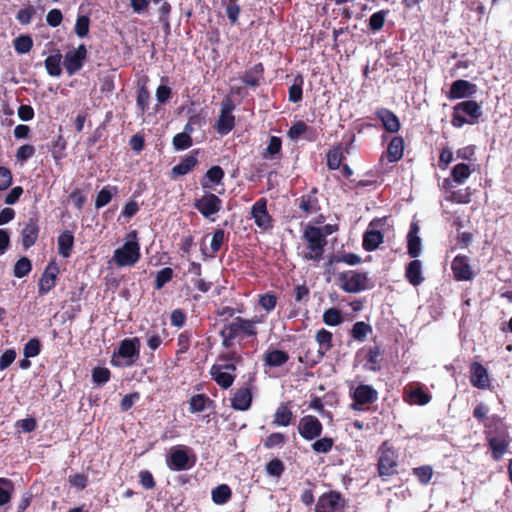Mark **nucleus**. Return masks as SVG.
Segmentation results:
<instances>
[{
  "label": "nucleus",
  "instance_id": "39",
  "mask_svg": "<svg viewBox=\"0 0 512 512\" xmlns=\"http://www.w3.org/2000/svg\"><path fill=\"white\" fill-rule=\"evenodd\" d=\"M62 57L63 56L60 53V51L57 50L55 52V54H52L45 59V61H44L45 68L47 70V73L50 76L59 77L61 75V73H62V69H61Z\"/></svg>",
  "mask_w": 512,
  "mask_h": 512
},
{
  "label": "nucleus",
  "instance_id": "64",
  "mask_svg": "<svg viewBox=\"0 0 512 512\" xmlns=\"http://www.w3.org/2000/svg\"><path fill=\"white\" fill-rule=\"evenodd\" d=\"M282 150V139L278 136H271L269 139L268 146L266 147V155L271 158H274L276 155H279Z\"/></svg>",
  "mask_w": 512,
  "mask_h": 512
},
{
  "label": "nucleus",
  "instance_id": "1",
  "mask_svg": "<svg viewBox=\"0 0 512 512\" xmlns=\"http://www.w3.org/2000/svg\"><path fill=\"white\" fill-rule=\"evenodd\" d=\"M257 329L252 326L251 321L243 317H235L232 321L223 325L222 329L219 331V336L221 337V345L225 349H230L234 346L235 340H241L244 338H256L257 337Z\"/></svg>",
  "mask_w": 512,
  "mask_h": 512
},
{
  "label": "nucleus",
  "instance_id": "43",
  "mask_svg": "<svg viewBox=\"0 0 512 512\" xmlns=\"http://www.w3.org/2000/svg\"><path fill=\"white\" fill-rule=\"evenodd\" d=\"M235 127V116L233 114H222L220 113L218 120L215 125L216 131L220 135H227Z\"/></svg>",
  "mask_w": 512,
  "mask_h": 512
},
{
  "label": "nucleus",
  "instance_id": "45",
  "mask_svg": "<svg viewBox=\"0 0 512 512\" xmlns=\"http://www.w3.org/2000/svg\"><path fill=\"white\" fill-rule=\"evenodd\" d=\"M345 263L347 265H358L362 262V259L359 255L355 253H343L342 255H331L328 259L327 266H330L334 263Z\"/></svg>",
  "mask_w": 512,
  "mask_h": 512
},
{
  "label": "nucleus",
  "instance_id": "42",
  "mask_svg": "<svg viewBox=\"0 0 512 512\" xmlns=\"http://www.w3.org/2000/svg\"><path fill=\"white\" fill-rule=\"evenodd\" d=\"M303 85H304V77L301 74H298L294 77L293 84L289 87L288 90V100L292 103H298L302 101L303 98Z\"/></svg>",
  "mask_w": 512,
  "mask_h": 512
},
{
  "label": "nucleus",
  "instance_id": "23",
  "mask_svg": "<svg viewBox=\"0 0 512 512\" xmlns=\"http://www.w3.org/2000/svg\"><path fill=\"white\" fill-rule=\"evenodd\" d=\"M317 193L318 189L313 187L309 193L303 194L299 199H297L299 209L306 216L314 214L320 210Z\"/></svg>",
  "mask_w": 512,
  "mask_h": 512
},
{
  "label": "nucleus",
  "instance_id": "48",
  "mask_svg": "<svg viewBox=\"0 0 512 512\" xmlns=\"http://www.w3.org/2000/svg\"><path fill=\"white\" fill-rule=\"evenodd\" d=\"M231 498V489L228 485L222 484L212 490V500L215 504H225Z\"/></svg>",
  "mask_w": 512,
  "mask_h": 512
},
{
  "label": "nucleus",
  "instance_id": "38",
  "mask_svg": "<svg viewBox=\"0 0 512 512\" xmlns=\"http://www.w3.org/2000/svg\"><path fill=\"white\" fill-rule=\"evenodd\" d=\"M210 406H214V401L205 394H195L189 401V411L191 413L202 412Z\"/></svg>",
  "mask_w": 512,
  "mask_h": 512
},
{
  "label": "nucleus",
  "instance_id": "40",
  "mask_svg": "<svg viewBox=\"0 0 512 512\" xmlns=\"http://www.w3.org/2000/svg\"><path fill=\"white\" fill-rule=\"evenodd\" d=\"M118 194V187L117 186H111L107 185L103 187L96 196L95 199V207L97 209H100L104 206H106L114 196Z\"/></svg>",
  "mask_w": 512,
  "mask_h": 512
},
{
  "label": "nucleus",
  "instance_id": "10",
  "mask_svg": "<svg viewBox=\"0 0 512 512\" xmlns=\"http://www.w3.org/2000/svg\"><path fill=\"white\" fill-rule=\"evenodd\" d=\"M196 462V457L187 450H172L166 455L167 466L172 471H185L191 469Z\"/></svg>",
  "mask_w": 512,
  "mask_h": 512
},
{
  "label": "nucleus",
  "instance_id": "58",
  "mask_svg": "<svg viewBox=\"0 0 512 512\" xmlns=\"http://www.w3.org/2000/svg\"><path fill=\"white\" fill-rule=\"evenodd\" d=\"M172 144L176 150H186L193 145V140L187 133L181 132L173 137Z\"/></svg>",
  "mask_w": 512,
  "mask_h": 512
},
{
  "label": "nucleus",
  "instance_id": "54",
  "mask_svg": "<svg viewBox=\"0 0 512 512\" xmlns=\"http://www.w3.org/2000/svg\"><path fill=\"white\" fill-rule=\"evenodd\" d=\"M225 241H228V236L225 234L223 229H216L213 233L210 248L212 254L210 257H214L215 254L221 249Z\"/></svg>",
  "mask_w": 512,
  "mask_h": 512
},
{
  "label": "nucleus",
  "instance_id": "27",
  "mask_svg": "<svg viewBox=\"0 0 512 512\" xmlns=\"http://www.w3.org/2000/svg\"><path fill=\"white\" fill-rule=\"evenodd\" d=\"M419 225L417 222L410 224L407 235V252L411 258H417L421 253V238L418 236Z\"/></svg>",
  "mask_w": 512,
  "mask_h": 512
},
{
  "label": "nucleus",
  "instance_id": "62",
  "mask_svg": "<svg viewBox=\"0 0 512 512\" xmlns=\"http://www.w3.org/2000/svg\"><path fill=\"white\" fill-rule=\"evenodd\" d=\"M191 337H192L191 332L187 331V330H185L179 334V336L177 338V345H178V350L176 351L177 356L184 354L189 350L190 345H191Z\"/></svg>",
  "mask_w": 512,
  "mask_h": 512
},
{
  "label": "nucleus",
  "instance_id": "60",
  "mask_svg": "<svg viewBox=\"0 0 512 512\" xmlns=\"http://www.w3.org/2000/svg\"><path fill=\"white\" fill-rule=\"evenodd\" d=\"M41 342L38 338H31L23 348V354L26 358H33L40 354Z\"/></svg>",
  "mask_w": 512,
  "mask_h": 512
},
{
  "label": "nucleus",
  "instance_id": "36",
  "mask_svg": "<svg viewBox=\"0 0 512 512\" xmlns=\"http://www.w3.org/2000/svg\"><path fill=\"white\" fill-rule=\"evenodd\" d=\"M289 354L286 351L274 349L264 355V364L269 367H280L287 363Z\"/></svg>",
  "mask_w": 512,
  "mask_h": 512
},
{
  "label": "nucleus",
  "instance_id": "21",
  "mask_svg": "<svg viewBox=\"0 0 512 512\" xmlns=\"http://www.w3.org/2000/svg\"><path fill=\"white\" fill-rule=\"evenodd\" d=\"M397 457L394 450H384L378 462V471L381 477H389L397 473Z\"/></svg>",
  "mask_w": 512,
  "mask_h": 512
},
{
  "label": "nucleus",
  "instance_id": "51",
  "mask_svg": "<svg viewBox=\"0 0 512 512\" xmlns=\"http://www.w3.org/2000/svg\"><path fill=\"white\" fill-rule=\"evenodd\" d=\"M322 319L328 326H338L343 321L341 311L334 307L325 310Z\"/></svg>",
  "mask_w": 512,
  "mask_h": 512
},
{
  "label": "nucleus",
  "instance_id": "14",
  "mask_svg": "<svg viewBox=\"0 0 512 512\" xmlns=\"http://www.w3.org/2000/svg\"><path fill=\"white\" fill-rule=\"evenodd\" d=\"M351 398L353 399V408L356 409L357 405H370L377 401V390L368 384H359L352 392Z\"/></svg>",
  "mask_w": 512,
  "mask_h": 512
},
{
  "label": "nucleus",
  "instance_id": "31",
  "mask_svg": "<svg viewBox=\"0 0 512 512\" xmlns=\"http://www.w3.org/2000/svg\"><path fill=\"white\" fill-rule=\"evenodd\" d=\"M383 356V350L380 346L370 347L366 356L365 369L372 372H378L381 370V360Z\"/></svg>",
  "mask_w": 512,
  "mask_h": 512
},
{
  "label": "nucleus",
  "instance_id": "15",
  "mask_svg": "<svg viewBox=\"0 0 512 512\" xmlns=\"http://www.w3.org/2000/svg\"><path fill=\"white\" fill-rule=\"evenodd\" d=\"M322 428L319 419L312 415L302 417L298 424L299 434L306 440H313L320 436Z\"/></svg>",
  "mask_w": 512,
  "mask_h": 512
},
{
  "label": "nucleus",
  "instance_id": "20",
  "mask_svg": "<svg viewBox=\"0 0 512 512\" xmlns=\"http://www.w3.org/2000/svg\"><path fill=\"white\" fill-rule=\"evenodd\" d=\"M470 382L478 389H487L490 387L488 371L481 363L473 362L470 365Z\"/></svg>",
  "mask_w": 512,
  "mask_h": 512
},
{
  "label": "nucleus",
  "instance_id": "8",
  "mask_svg": "<svg viewBox=\"0 0 512 512\" xmlns=\"http://www.w3.org/2000/svg\"><path fill=\"white\" fill-rule=\"evenodd\" d=\"M268 200L265 197L259 198L251 207V217L255 225L263 231H268L274 227V219L267 209Z\"/></svg>",
  "mask_w": 512,
  "mask_h": 512
},
{
  "label": "nucleus",
  "instance_id": "35",
  "mask_svg": "<svg viewBox=\"0 0 512 512\" xmlns=\"http://www.w3.org/2000/svg\"><path fill=\"white\" fill-rule=\"evenodd\" d=\"M292 417L293 414L290 408V403H281L274 413L272 423L276 426H289L291 424Z\"/></svg>",
  "mask_w": 512,
  "mask_h": 512
},
{
  "label": "nucleus",
  "instance_id": "7",
  "mask_svg": "<svg viewBox=\"0 0 512 512\" xmlns=\"http://www.w3.org/2000/svg\"><path fill=\"white\" fill-rule=\"evenodd\" d=\"M222 200L214 193L207 191L202 197L196 198L193 207L206 219L214 221L212 216L222 209Z\"/></svg>",
  "mask_w": 512,
  "mask_h": 512
},
{
  "label": "nucleus",
  "instance_id": "57",
  "mask_svg": "<svg viewBox=\"0 0 512 512\" xmlns=\"http://www.w3.org/2000/svg\"><path fill=\"white\" fill-rule=\"evenodd\" d=\"M33 46V41L30 36L21 35L14 40L15 51L19 54L28 53Z\"/></svg>",
  "mask_w": 512,
  "mask_h": 512
},
{
  "label": "nucleus",
  "instance_id": "2",
  "mask_svg": "<svg viewBox=\"0 0 512 512\" xmlns=\"http://www.w3.org/2000/svg\"><path fill=\"white\" fill-rule=\"evenodd\" d=\"M302 238L306 242V252L303 254V258L313 262H320L327 245L322 229L308 224L303 231Z\"/></svg>",
  "mask_w": 512,
  "mask_h": 512
},
{
  "label": "nucleus",
  "instance_id": "29",
  "mask_svg": "<svg viewBox=\"0 0 512 512\" xmlns=\"http://www.w3.org/2000/svg\"><path fill=\"white\" fill-rule=\"evenodd\" d=\"M264 66L262 63H257L253 67L246 70L241 77L242 82L250 87H258L264 76Z\"/></svg>",
  "mask_w": 512,
  "mask_h": 512
},
{
  "label": "nucleus",
  "instance_id": "55",
  "mask_svg": "<svg viewBox=\"0 0 512 512\" xmlns=\"http://www.w3.org/2000/svg\"><path fill=\"white\" fill-rule=\"evenodd\" d=\"M31 270V261L27 257H21L14 265L13 274L17 278H23L27 276Z\"/></svg>",
  "mask_w": 512,
  "mask_h": 512
},
{
  "label": "nucleus",
  "instance_id": "47",
  "mask_svg": "<svg viewBox=\"0 0 512 512\" xmlns=\"http://www.w3.org/2000/svg\"><path fill=\"white\" fill-rule=\"evenodd\" d=\"M372 333V327L364 322L358 321L356 322L351 330V336L357 341H364L368 334Z\"/></svg>",
  "mask_w": 512,
  "mask_h": 512
},
{
  "label": "nucleus",
  "instance_id": "63",
  "mask_svg": "<svg viewBox=\"0 0 512 512\" xmlns=\"http://www.w3.org/2000/svg\"><path fill=\"white\" fill-rule=\"evenodd\" d=\"M276 304L277 297L274 292H267L259 297V305L267 312L274 310Z\"/></svg>",
  "mask_w": 512,
  "mask_h": 512
},
{
  "label": "nucleus",
  "instance_id": "34",
  "mask_svg": "<svg viewBox=\"0 0 512 512\" xmlns=\"http://www.w3.org/2000/svg\"><path fill=\"white\" fill-rule=\"evenodd\" d=\"M384 240V235L379 230H368L363 235L362 246L365 251L376 250Z\"/></svg>",
  "mask_w": 512,
  "mask_h": 512
},
{
  "label": "nucleus",
  "instance_id": "4",
  "mask_svg": "<svg viewBox=\"0 0 512 512\" xmlns=\"http://www.w3.org/2000/svg\"><path fill=\"white\" fill-rule=\"evenodd\" d=\"M484 434L488 440L489 448H508L511 438L508 433V427L502 417L493 414L489 417Z\"/></svg>",
  "mask_w": 512,
  "mask_h": 512
},
{
  "label": "nucleus",
  "instance_id": "24",
  "mask_svg": "<svg viewBox=\"0 0 512 512\" xmlns=\"http://www.w3.org/2000/svg\"><path fill=\"white\" fill-rule=\"evenodd\" d=\"M375 115L387 132L397 133L400 130V120L393 111L387 108H379L376 110Z\"/></svg>",
  "mask_w": 512,
  "mask_h": 512
},
{
  "label": "nucleus",
  "instance_id": "26",
  "mask_svg": "<svg viewBox=\"0 0 512 512\" xmlns=\"http://www.w3.org/2000/svg\"><path fill=\"white\" fill-rule=\"evenodd\" d=\"M211 379L222 389L230 388L236 378L235 374L226 372L221 368L220 364H214L210 368Z\"/></svg>",
  "mask_w": 512,
  "mask_h": 512
},
{
  "label": "nucleus",
  "instance_id": "3",
  "mask_svg": "<svg viewBox=\"0 0 512 512\" xmlns=\"http://www.w3.org/2000/svg\"><path fill=\"white\" fill-rule=\"evenodd\" d=\"M141 257L138 233L132 230L126 234L125 242L114 251L112 260L118 267L135 265Z\"/></svg>",
  "mask_w": 512,
  "mask_h": 512
},
{
  "label": "nucleus",
  "instance_id": "22",
  "mask_svg": "<svg viewBox=\"0 0 512 512\" xmlns=\"http://www.w3.org/2000/svg\"><path fill=\"white\" fill-rule=\"evenodd\" d=\"M225 172L221 166L214 165L210 167L200 180V185L204 191H210L215 185L222 184Z\"/></svg>",
  "mask_w": 512,
  "mask_h": 512
},
{
  "label": "nucleus",
  "instance_id": "9",
  "mask_svg": "<svg viewBox=\"0 0 512 512\" xmlns=\"http://www.w3.org/2000/svg\"><path fill=\"white\" fill-rule=\"evenodd\" d=\"M87 59V48L80 44L77 48L66 52L63 60V66L69 76L79 72Z\"/></svg>",
  "mask_w": 512,
  "mask_h": 512
},
{
  "label": "nucleus",
  "instance_id": "46",
  "mask_svg": "<svg viewBox=\"0 0 512 512\" xmlns=\"http://www.w3.org/2000/svg\"><path fill=\"white\" fill-rule=\"evenodd\" d=\"M472 170L466 163L456 164L451 170V177L457 184L464 183L471 175Z\"/></svg>",
  "mask_w": 512,
  "mask_h": 512
},
{
  "label": "nucleus",
  "instance_id": "6",
  "mask_svg": "<svg viewBox=\"0 0 512 512\" xmlns=\"http://www.w3.org/2000/svg\"><path fill=\"white\" fill-rule=\"evenodd\" d=\"M338 285L347 293H358L373 288L367 273L350 270L338 275Z\"/></svg>",
  "mask_w": 512,
  "mask_h": 512
},
{
  "label": "nucleus",
  "instance_id": "49",
  "mask_svg": "<svg viewBox=\"0 0 512 512\" xmlns=\"http://www.w3.org/2000/svg\"><path fill=\"white\" fill-rule=\"evenodd\" d=\"M389 10H380L375 13H373L368 21V27L371 31L377 32L380 31L384 24L386 16L388 15Z\"/></svg>",
  "mask_w": 512,
  "mask_h": 512
},
{
  "label": "nucleus",
  "instance_id": "19",
  "mask_svg": "<svg viewBox=\"0 0 512 512\" xmlns=\"http://www.w3.org/2000/svg\"><path fill=\"white\" fill-rule=\"evenodd\" d=\"M39 232L40 228L38 225V219L33 217L29 218L21 230L22 246L25 250L29 249L36 243L39 237Z\"/></svg>",
  "mask_w": 512,
  "mask_h": 512
},
{
  "label": "nucleus",
  "instance_id": "16",
  "mask_svg": "<svg viewBox=\"0 0 512 512\" xmlns=\"http://www.w3.org/2000/svg\"><path fill=\"white\" fill-rule=\"evenodd\" d=\"M477 92V86L476 84L464 80V79H458L455 80L451 86L448 93V98L453 99H462V98H468L473 96Z\"/></svg>",
  "mask_w": 512,
  "mask_h": 512
},
{
  "label": "nucleus",
  "instance_id": "61",
  "mask_svg": "<svg viewBox=\"0 0 512 512\" xmlns=\"http://www.w3.org/2000/svg\"><path fill=\"white\" fill-rule=\"evenodd\" d=\"M67 481L70 486L76 490H83L88 484V475L84 473H73L68 476Z\"/></svg>",
  "mask_w": 512,
  "mask_h": 512
},
{
  "label": "nucleus",
  "instance_id": "13",
  "mask_svg": "<svg viewBox=\"0 0 512 512\" xmlns=\"http://www.w3.org/2000/svg\"><path fill=\"white\" fill-rule=\"evenodd\" d=\"M451 270L456 281H471L475 274L466 255H457L451 263Z\"/></svg>",
  "mask_w": 512,
  "mask_h": 512
},
{
  "label": "nucleus",
  "instance_id": "44",
  "mask_svg": "<svg viewBox=\"0 0 512 512\" xmlns=\"http://www.w3.org/2000/svg\"><path fill=\"white\" fill-rule=\"evenodd\" d=\"M408 399H405L410 404L426 405L431 400V396L418 386L407 393Z\"/></svg>",
  "mask_w": 512,
  "mask_h": 512
},
{
  "label": "nucleus",
  "instance_id": "28",
  "mask_svg": "<svg viewBox=\"0 0 512 512\" xmlns=\"http://www.w3.org/2000/svg\"><path fill=\"white\" fill-rule=\"evenodd\" d=\"M405 278L415 287L423 283L424 277L422 274V262L420 260L414 258V260L406 265Z\"/></svg>",
  "mask_w": 512,
  "mask_h": 512
},
{
  "label": "nucleus",
  "instance_id": "12",
  "mask_svg": "<svg viewBox=\"0 0 512 512\" xmlns=\"http://www.w3.org/2000/svg\"><path fill=\"white\" fill-rule=\"evenodd\" d=\"M114 354L127 359L128 366L135 364L140 358V339L138 337L123 339Z\"/></svg>",
  "mask_w": 512,
  "mask_h": 512
},
{
  "label": "nucleus",
  "instance_id": "52",
  "mask_svg": "<svg viewBox=\"0 0 512 512\" xmlns=\"http://www.w3.org/2000/svg\"><path fill=\"white\" fill-rule=\"evenodd\" d=\"M173 276H174V272H173V269L170 267H165V268L159 270L155 276V281H154L155 289H157V290L162 289L165 286V284H167L168 282H170L172 280Z\"/></svg>",
  "mask_w": 512,
  "mask_h": 512
},
{
  "label": "nucleus",
  "instance_id": "18",
  "mask_svg": "<svg viewBox=\"0 0 512 512\" xmlns=\"http://www.w3.org/2000/svg\"><path fill=\"white\" fill-rule=\"evenodd\" d=\"M58 272L59 269L54 262L47 265L38 283L39 295H45L55 287Z\"/></svg>",
  "mask_w": 512,
  "mask_h": 512
},
{
  "label": "nucleus",
  "instance_id": "33",
  "mask_svg": "<svg viewBox=\"0 0 512 512\" xmlns=\"http://www.w3.org/2000/svg\"><path fill=\"white\" fill-rule=\"evenodd\" d=\"M315 340L319 345V357L323 358L333 347V334L329 330L322 328L316 332Z\"/></svg>",
  "mask_w": 512,
  "mask_h": 512
},
{
  "label": "nucleus",
  "instance_id": "41",
  "mask_svg": "<svg viewBox=\"0 0 512 512\" xmlns=\"http://www.w3.org/2000/svg\"><path fill=\"white\" fill-rule=\"evenodd\" d=\"M344 158L342 146L340 144L332 147L326 154L327 167L330 170L339 169Z\"/></svg>",
  "mask_w": 512,
  "mask_h": 512
},
{
  "label": "nucleus",
  "instance_id": "50",
  "mask_svg": "<svg viewBox=\"0 0 512 512\" xmlns=\"http://www.w3.org/2000/svg\"><path fill=\"white\" fill-rule=\"evenodd\" d=\"M14 484L7 478H0V506L10 502Z\"/></svg>",
  "mask_w": 512,
  "mask_h": 512
},
{
  "label": "nucleus",
  "instance_id": "37",
  "mask_svg": "<svg viewBox=\"0 0 512 512\" xmlns=\"http://www.w3.org/2000/svg\"><path fill=\"white\" fill-rule=\"evenodd\" d=\"M150 98L151 96L146 82H139L136 90V105L142 115L149 109Z\"/></svg>",
  "mask_w": 512,
  "mask_h": 512
},
{
  "label": "nucleus",
  "instance_id": "5",
  "mask_svg": "<svg viewBox=\"0 0 512 512\" xmlns=\"http://www.w3.org/2000/svg\"><path fill=\"white\" fill-rule=\"evenodd\" d=\"M482 116L480 104L474 100H465L453 107L451 124L455 128H461L464 124H476Z\"/></svg>",
  "mask_w": 512,
  "mask_h": 512
},
{
  "label": "nucleus",
  "instance_id": "11",
  "mask_svg": "<svg viewBox=\"0 0 512 512\" xmlns=\"http://www.w3.org/2000/svg\"><path fill=\"white\" fill-rule=\"evenodd\" d=\"M345 507V500L339 492L330 491L319 497L315 505V512H341Z\"/></svg>",
  "mask_w": 512,
  "mask_h": 512
},
{
  "label": "nucleus",
  "instance_id": "56",
  "mask_svg": "<svg viewBox=\"0 0 512 512\" xmlns=\"http://www.w3.org/2000/svg\"><path fill=\"white\" fill-rule=\"evenodd\" d=\"M111 378V372L106 367H95L92 370V381L96 385H104Z\"/></svg>",
  "mask_w": 512,
  "mask_h": 512
},
{
  "label": "nucleus",
  "instance_id": "59",
  "mask_svg": "<svg viewBox=\"0 0 512 512\" xmlns=\"http://www.w3.org/2000/svg\"><path fill=\"white\" fill-rule=\"evenodd\" d=\"M89 27H90V19L86 15H80L76 19L75 23V33L78 37L84 38L89 33Z\"/></svg>",
  "mask_w": 512,
  "mask_h": 512
},
{
  "label": "nucleus",
  "instance_id": "32",
  "mask_svg": "<svg viewBox=\"0 0 512 512\" xmlns=\"http://www.w3.org/2000/svg\"><path fill=\"white\" fill-rule=\"evenodd\" d=\"M58 245V253L63 258H69L72 253V248L74 246V235L71 231L65 230L63 231L57 239Z\"/></svg>",
  "mask_w": 512,
  "mask_h": 512
},
{
  "label": "nucleus",
  "instance_id": "25",
  "mask_svg": "<svg viewBox=\"0 0 512 512\" xmlns=\"http://www.w3.org/2000/svg\"><path fill=\"white\" fill-rule=\"evenodd\" d=\"M252 404V391L249 387L237 389L231 398V407L238 411H246Z\"/></svg>",
  "mask_w": 512,
  "mask_h": 512
},
{
  "label": "nucleus",
  "instance_id": "30",
  "mask_svg": "<svg viewBox=\"0 0 512 512\" xmlns=\"http://www.w3.org/2000/svg\"><path fill=\"white\" fill-rule=\"evenodd\" d=\"M404 153V139L402 136H395L388 144L386 157L389 162H398Z\"/></svg>",
  "mask_w": 512,
  "mask_h": 512
},
{
  "label": "nucleus",
  "instance_id": "17",
  "mask_svg": "<svg viewBox=\"0 0 512 512\" xmlns=\"http://www.w3.org/2000/svg\"><path fill=\"white\" fill-rule=\"evenodd\" d=\"M199 154V150H192L188 155L181 159L180 163L172 167L170 171V177L172 179H176L179 176H184L198 165L199 161L197 155Z\"/></svg>",
  "mask_w": 512,
  "mask_h": 512
},
{
  "label": "nucleus",
  "instance_id": "53",
  "mask_svg": "<svg viewBox=\"0 0 512 512\" xmlns=\"http://www.w3.org/2000/svg\"><path fill=\"white\" fill-rule=\"evenodd\" d=\"M312 130L313 129L310 126H308L304 121L299 120L291 125L287 132V135L291 140H297L302 135Z\"/></svg>",
  "mask_w": 512,
  "mask_h": 512
}]
</instances>
